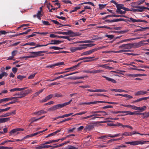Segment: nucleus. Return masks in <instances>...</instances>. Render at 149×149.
<instances>
[{
	"label": "nucleus",
	"instance_id": "1",
	"mask_svg": "<svg viewBox=\"0 0 149 149\" xmlns=\"http://www.w3.org/2000/svg\"><path fill=\"white\" fill-rule=\"evenodd\" d=\"M56 33L63 35H69L70 37H72L79 36L81 35L79 32H74L70 30H68L67 32L58 31L56 32Z\"/></svg>",
	"mask_w": 149,
	"mask_h": 149
},
{
	"label": "nucleus",
	"instance_id": "11",
	"mask_svg": "<svg viewBox=\"0 0 149 149\" xmlns=\"http://www.w3.org/2000/svg\"><path fill=\"white\" fill-rule=\"evenodd\" d=\"M82 62H81L79 63H78L77 65H74L73 66L69 68H66L65 69V70H70V71H73L74 70H75L82 63Z\"/></svg>",
	"mask_w": 149,
	"mask_h": 149
},
{
	"label": "nucleus",
	"instance_id": "60",
	"mask_svg": "<svg viewBox=\"0 0 149 149\" xmlns=\"http://www.w3.org/2000/svg\"><path fill=\"white\" fill-rule=\"evenodd\" d=\"M3 99L4 100V102L8 101L13 100L12 97H9V98H3Z\"/></svg>",
	"mask_w": 149,
	"mask_h": 149
},
{
	"label": "nucleus",
	"instance_id": "4",
	"mask_svg": "<svg viewBox=\"0 0 149 149\" xmlns=\"http://www.w3.org/2000/svg\"><path fill=\"white\" fill-rule=\"evenodd\" d=\"M134 8L139 9H134L133 10L134 12H142L146 9V7H144L142 6H132Z\"/></svg>",
	"mask_w": 149,
	"mask_h": 149
},
{
	"label": "nucleus",
	"instance_id": "17",
	"mask_svg": "<svg viewBox=\"0 0 149 149\" xmlns=\"http://www.w3.org/2000/svg\"><path fill=\"white\" fill-rule=\"evenodd\" d=\"M111 91L112 92H125L127 93L129 92L127 91L122 90L121 89H111Z\"/></svg>",
	"mask_w": 149,
	"mask_h": 149
},
{
	"label": "nucleus",
	"instance_id": "63",
	"mask_svg": "<svg viewBox=\"0 0 149 149\" xmlns=\"http://www.w3.org/2000/svg\"><path fill=\"white\" fill-rule=\"evenodd\" d=\"M8 32L6 31H0V34L2 35H5L6 33H8Z\"/></svg>",
	"mask_w": 149,
	"mask_h": 149
},
{
	"label": "nucleus",
	"instance_id": "27",
	"mask_svg": "<svg viewBox=\"0 0 149 149\" xmlns=\"http://www.w3.org/2000/svg\"><path fill=\"white\" fill-rule=\"evenodd\" d=\"M81 45L82 47L84 48V49H85L86 48V47H92L95 45V44H88Z\"/></svg>",
	"mask_w": 149,
	"mask_h": 149
},
{
	"label": "nucleus",
	"instance_id": "25",
	"mask_svg": "<svg viewBox=\"0 0 149 149\" xmlns=\"http://www.w3.org/2000/svg\"><path fill=\"white\" fill-rule=\"evenodd\" d=\"M130 133L131 134V136H132V135L135 134H139L141 135H149V134H142L138 132H137L136 131H135L132 132H130Z\"/></svg>",
	"mask_w": 149,
	"mask_h": 149
},
{
	"label": "nucleus",
	"instance_id": "47",
	"mask_svg": "<svg viewBox=\"0 0 149 149\" xmlns=\"http://www.w3.org/2000/svg\"><path fill=\"white\" fill-rule=\"evenodd\" d=\"M146 108V107L145 106H144L141 107H138V110H140L141 111H143L145 110Z\"/></svg>",
	"mask_w": 149,
	"mask_h": 149
},
{
	"label": "nucleus",
	"instance_id": "13",
	"mask_svg": "<svg viewBox=\"0 0 149 149\" xmlns=\"http://www.w3.org/2000/svg\"><path fill=\"white\" fill-rule=\"evenodd\" d=\"M120 135V134L119 133L118 134H115L114 135H109V136H102L101 137H99V139H104L105 138H107V137H110L111 138H114L116 137L119 136Z\"/></svg>",
	"mask_w": 149,
	"mask_h": 149
},
{
	"label": "nucleus",
	"instance_id": "49",
	"mask_svg": "<svg viewBox=\"0 0 149 149\" xmlns=\"http://www.w3.org/2000/svg\"><path fill=\"white\" fill-rule=\"evenodd\" d=\"M15 141H11V140H7L5 141H4L2 143H1L0 144L1 145H3L5 143H7V142H15Z\"/></svg>",
	"mask_w": 149,
	"mask_h": 149
},
{
	"label": "nucleus",
	"instance_id": "62",
	"mask_svg": "<svg viewBox=\"0 0 149 149\" xmlns=\"http://www.w3.org/2000/svg\"><path fill=\"white\" fill-rule=\"evenodd\" d=\"M32 92V91L31 89H27L25 91V92L24 93H30Z\"/></svg>",
	"mask_w": 149,
	"mask_h": 149
},
{
	"label": "nucleus",
	"instance_id": "54",
	"mask_svg": "<svg viewBox=\"0 0 149 149\" xmlns=\"http://www.w3.org/2000/svg\"><path fill=\"white\" fill-rule=\"evenodd\" d=\"M145 41H140V44L141 45V46L146 45H147L148 44L147 43H145L144 42Z\"/></svg>",
	"mask_w": 149,
	"mask_h": 149
},
{
	"label": "nucleus",
	"instance_id": "38",
	"mask_svg": "<svg viewBox=\"0 0 149 149\" xmlns=\"http://www.w3.org/2000/svg\"><path fill=\"white\" fill-rule=\"evenodd\" d=\"M57 109L56 105H55L51 108H49L48 109V111H53Z\"/></svg>",
	"mask_w": 149,
	"mask_h": 149
},
{
	"label": "nucleus",
	"instance_id": "59",
	"mask_svg": "<svg viewBox=\"0 0 149 149\" xmlns=\"http://www.w3.org/2000/svg\"><path fill=\"white\" fill-rule=\"evenodd\" d=\"M10 113L9 112L5 114H4V115H2L1 116V117H8V116H10Z\"/></svg>",
	"mask_w": 149,
	"mask_h": 149
},
{
	"label": "nucleus",
	"instance_id": "58",
	"mask_svg": "<svg viewBox=\"0 0 149 149\" xmlns=\"http://www.w3.org/2000/svg\"><path fill=\"white\" fill-rule=\"evenodd\" d=\"M47 45H40L39 44H36V48L38 47H44V46H46Z\"/></svg>",
	"mask_w": 149,
	"mask_h": 149
},
{
	"label": "nucleus",
	"instance_id": "14",
	"mask_svg": "<svg viewBox=\"0 0 149 149\" xmlns=\"http://www.w3.org/2000/svg\"><path fill=\"white\" fill-rule=\"evenodd\" d=\"M95 52V49H93L90 50L86 51L85 52L82 53L81 54V55H89L90 54H91Z\"/></svg>",
	"mask_w": 149,
	"mask_h": 149
},
{
	"label": "nucleus",
	"instance_id": "5",
	"mask_svg": "<svg viewBox=\"0 0 149 149\" xmlns=\"http://www.w3.org/2000/svg\"><path fill=\"white\" fill-rule=\"evenodd\" d=\"M133 47V45L131 44L128 43L125 44H123L119 46L120 49H123L125 50H129Z\"/></svg>",
	"mask_w": 149,
	"mask_h": 149
},
{
	"label": "nucleus",
	"instance_id": "3",
	"mask_svg": "<svg viewBox=\"0 0 149 149\" xmlns=\"http://www.w3.org/2000/svg\"><path fill=\"white\" fill-rule=\"evenodd\" d=\"M107 103L108 104H118V103L117 102H105V101H94V102H84V103H82L81 104L82 105H84V104H96L97 103Z\"/></svg>",
	"mask_w": 149,
	"mask_h": 149
},
{
	"label": "nucleus",
	"instance_id": "32",
	"mask_svg": "<svg viewBox=\"0 0 149 149\" xmlns=\"http://www.w3.org/2000/svg\"><path fill=\"white\" fill-rule=\"evenodd\" d=\"M122 113H126V114H124V115H126L128 114L130 115H133L135 113L129 111H122Z\"/></svg>",
	"mask_w": 149,
	"mask_h": 149
},
{
	"label": "nucleus",
	"instance_id": "37",
	"mask_svg": "<svg viewBox=\"0 0 149 149\" xmlns=\"http://www.w3.org/2000/svg\"><path fill=\"white\" fill-rule=\"evenodd\" d=\"M90 4V5H91L92 6H95V5H94V4L93 3L91 2H90V1L86 2H85L81 3L80 4V5H83V4ZM79 5H80V4Z\"/></svg>",
	"mask_w": 149,
	"mask_h": 149
},
{
	"label": "nucleus",
	"instance_id": "46",
	"mask_svg": "<svg viewBox=\"0 0 149 149\" xmlns=\"http://www.w3.org/2000/svg\"><path fill=\"white\" fill-rule=\"evenodd\" d=\"M41 119V118H38L35 119V118H33L30 119V120L31 121V123L37 121V120Z\"/></svg>",
	"mask_w": 149,
	"mask_h": 149
},
{
	"label": "nucleus",
	"instance_id": "7",
	"mask_svg": "<svg viewBox=\"0 0 149 149\" xmlns=\"http://www.w3.org/2000/svg\"><path fill=\"white\" fill-rule=\"evenodd\" d=\"M79 47H71L70 48V50L72 52H74L75 51L78 50H81L84 49V48L82 47V45H79Z\"/></svg>",
	"mask_w": 149,
	"mask_h": 149
},
{
	"label": "nucleus",
	"instance_id": "15",
	"mask_svg": "<svg viewBox=\"0 0 149 149\" xmlns=\"http://www.w3.org/2000/svg\"><path fill=\"white\" fill-rule=\"evenodd\" d=\"M24 129L23 128H18L15 129L13 130H12L10 132V135H12L14 133H15L16 132H17L20 131H24Z\"/></svg>",
	"mask_w": 149,
	"mask_h": 149
},
{
	"label": "nucleus",
	"instance_id": "36",
	"mask_svg": "<svg viewBox=\"0 0 149 149\" xmlns=\"http://www.w3.org/2000/svg\"><path fill=\"white\" fill-rule=\"evenodd\" d=\"M49 49H53L55 50H59L63 49V48H60L59 47L56 46H52L50 47H49Z\"/></svg>",
	"mask_w": 149,
	"mask_h": 149
},
{
	"label": "nucleus",
	"instance_id": "9",
	"mask_svg": "<svg viewBox=\"0 0 149 149\" xmlns=\"http://www.w3.org/2000/svg\"><path fill=\"white\" fill-rule=\"evenodd\" d=\"M27 94H16L15 96L13 97V99L21 98L27 95Z\"/></svg>",
	"mask_w": 149,
	"mask_h": 149
},
{
	"label": "nucleus",
	"instance_id": "28",
	"mask_svg": "<svg viewBox=\"0 0 149 149\" xmlns=\"http://www.w3.org/2000/svg\"><path fill=\"white\" fill-rule=\"evenodd\" d=\"M116 6L117 8L116 10H121V9H123L124 7V5L122 4L118 3Z\"/></svg>",
	"mask_w": 149,
	"mask_h": 149
},
{
	"label": "nucleus",
	"instance_id": "53",
	"mask_svg": "<svg viewBox=\"0 0 149 149\" xmlns=\"http://www.w3.org/2000/svg\"><path fill=\"white\" fill-rule=\"evenodd\" d=\"M33 33H36L40 35H47L48 33V32H34Z\"/></svg>",
	"mask_w": 149,
	"mask_h": 149
},
{
	"label": "nucleus",
	"instance_id": "45",
	"mask_svg": "<svg viewBox=\"0 0 149 149\" xmlns=\"http://www.w3.org/2000/svg\"><path fill=\"white\" fill-rule=\"evenodd\" d=\"M99 9L100 10L102 9L103 8H104L107 5V4H99Z\"/></svg>",
	"mask_w": 149,
	"mask_h": 149
},
{
	"label": "nucleus",
	"instance_id": "23",
	"mask_svg": "<svg viewBox=\"0 0 149 149\" xmlns=\"http://www.w3.org/2000/svg\"><path fill=\"white\" fill-rule=\"evenodd\" d=\"M51 146L50 145H40L36 148V149H41L44 148H48L50 147Z\"/></svg>",
	"mask_w": 149,
	"mask_h": 149
},
{
	"label": "nucleus",
	"instance_id": "26",
	"mask_svg": "<svg viewBox=\"0 0 149 149\" xmlns=\"http://www.w3.org/2000/svg\"><path fill=\"white\" fill-rule=\"evenodd\" d=\"M94 127V125H87L86 126L85 129L88 131H90L93 130Z\"/></svg>",
	"mask_w": 149,
	"mask_h": 149
},
{
	"label": "nucleus",
	"instance_id": "22",
	"mask_svg": "<svg viewBox=\"0 0 149 149\" xmlns=\"http://www.w3.org/2000/svg\"><path fill=\"white\" fill-rule=\"evenodd\" d=\"M139 27H140V28L136 29L135 30L134 32L143 31H145L146 29H149V27H143L141 26H139Z\"/></svg>",
	"mask_w": 149,
	"mask_h": 149
},
{
	"label": "nucleus",
	"instance_id": "10",
	"mask_svg": "<svg viewBox=\"0 0 149 149\" xmlns=\"http://www.w3.org/2000/svg\"><path fill=\"white\" fill-rule=\"evenodd\" d=\"M130 20H128V21L129 22L131 21L133 22H144L147 23V22L144 20H142V19H134L132 17H131L130 18Z\"/></svg>",
	"mask_w": 149,
	"mask_h": 149
},
{
	"label": "nucleus",
	"instance_id": "29",
	"mask_svg": "<svg viewBox=\"0 0 149 149\" xmlns=\"http://www.w3.org/2000/svg\"><path fill=\"white\" fill-rule=\"evenodd\" d=\"M128 76L130 77H137L142 76L141 74H129L128 75Z\"/></svg>",
	"mask_w": 149,
	"mask_h": 149
},
{
	"label": "nucleus",
	"instance_id": "42",
	"mask_svg": "<svg viewBox=\"0 0 149 149\" xmlns=\"http://www.w3.org/2000/svg\"><path fill=\"white\" fill-rule=\"evenodd\" d=\"M121 135L122 136H131V134L130 132H125L123 133Z\"/></svg>",
	"mask_w": 149,
	"mask_h": 149
},
{
	"label": "nucleus",
	"instance_id": "6",
	"mask_svg": "<svg viewBox=\"0 0 149 149\" xmlns=\"http://www.w3.org/2000/svg\"><path fill=\"white\" fill-rule=\"evenodd\" d=\"M72 101V100L71 99L68 102H65L62 104H59L56 105V108H57V109L62 108L64 107L69 105L70 103Z\"/></svg>",
	"mask_w": 149,
	"mask_h": 149
},
{
	"label": "nucleus",
	"instance_id": "8",
	"mask_svg": "<svg viewBox=\"0 0 149 149\" xmlns=\"http://www.w3.org/2000/svg\"><path fill=\"white\" fill-rule=\"evenodd\" d=\"M63 42V41L58 40H52L51 42H49L47 44V45H57L60 44Z\"/></svg>",
	"mask_w": 149,
	"mask_h": 149
},
{
	"label": "nucleus",
	"instance_id": "20",
	"mask_svg": "<svg viewBox=\"0 0 149 149\" xmlns=\"http://www.w3.org/2000/svg\"><path fill=\"white\" fill-rule=\"evenodd\" d=\"M103 78H105L106 80H107L108 81H111L112 83H116V81L115 79H112L111 78L109 77H107L106 76H102Z\"/></svg>",
	"mask_w": 149,
	"mask_h": 149
},
{
	"label": "nucleus",
	"instance_id": "43",
	"mask_svg": "<svg viewBox=\"0 0 149 149\" xmlns=\"http://www.w3.org/2000/svg\"><path fill=\"white\" fill-rule=\"evenodd\" d=\"M125 19L123 18L118 19H114L112 20V22H117L120 21H124Z\"/></svg>",
	"mask_w": 149,
	"mask_h": 149
},
{
	"label": "nucleus",
	"instance_id": "44",
	"mask_svg": "<svg viewBox=\"0 0 149 149\" xmlns=\"http://www.w3.org/2000/svg\"><path fill=\"white\" fill-rule=\"evenodd\" d=\"M46 112L44 110H42L40 111H39L37 112H36L35 113L36 114H38L39 115L41 114L42 113H45Z\"/></svg>",
	"mask_w": 149,
	"mask_h": 149
},
{
	"label": "nucleus",
	"instance_id": "12",
	"mask_svg": "<svg viewBox=\"0 0 149 149\" xmlns=\"http://www.w3.org/2000/svg\"><path fill=\"white\" fill-rule=\"evenodd\" d=\"M64 64L63 62H61L56 63L54 64L48 65L47 66V67L53 68H54L56 66Z\"/></svg>",
	"mask_w": 149,
	"mask_h": 149
},
{
	"label": "nucleus",
	"instance_id": "18",
	"mask_svg": "<svg viewBox=\"0 0 149 149\" xmlns=\"http://www.w3.org/2000/svg\"><path fill=\"white\" fill-rule=\"evenodd\" d=\"M27 88L24 87L22 88H16L12 89L9 90L10 92H14L16 91H21L26 89Z\"/></svg>",
	"mask_w": 149,
	"mask_h": 149
},
{
	"label": "nucleus",
	"instance_id": "16",
	"mask_svg": "<svg viewBox=\"0 0 149 149\" xmlns=\"http://www.w3.org/2000/svg\"><path fill=\"white\" fill-rule=\"evenodd\" d=\"M89 92H107V91L104 89H96V90H88Z\"/></svg>",
	"mask_w": 149,
	"mask_h": 149
},
{
	"label": "nucleus",
	"instance_id": "64",
	"mask_svg": "<svg viewBox=\"0 0 149 149\" xmlns=\"http://www.w3.org/2000/svg\"><path fill=\"white\" fill-rule=\"evenodd\" d=\"M78 148L72 146H70L67 149H78Z\"/></svg>",
	"mask_w": 149,
	"mask_h": 149
},
{
	"label": "nucleus",
	"instance_id": "35",
	"mask_svg": "<svg viewBox=\"0 0 149 149\" xmlns=\"http://www.w3.org/2000/svg\"><path fill=\"white\" fill-rule=\"evenodd\" d=\"M89 96H104L106 97H107L108 98L109 97L108 96L102 94H97L95 95H89Z\"/></svg>",
	"mask_w": 149,
	"mask_h": 149
},
{
	"label": "nucleus",
	"instance_id": "19",
	"mask_svg": "<svg viewBox=\"0 0 149 149\" xmlns=\"http://www.w3.org/2000/svg\"><path fill=\"white\" fill-rule=\"evenodd\" d=\"M53 96V95L50 94L47 97H46L45 99H43L42 100L41 102H46L47 100L52 98Z\"/></svg>",
	"mask_w": 149,
	"mask_h": 149
},
{
	"label": "nucleus",
	"instance_id": "51",
	"mask_svg": "<svg viewBox=\"0 0 149 149\" xmlns=\"http://www.w3.org/2000/svg\"><path fill=\"white\" fill-rule=\"evenodd\" d=\"M18 51L17 50H14L11 52V55L13 57L15 56L17 54Z\"/></svg>",
	"mask_w": 149,
	"mask_h": 149
},
{
	"label": "nucleus",
	"instance_id": "33",
	"mask_svg": "<svg viewBox=\"0 0 149 149\" xmlns=\"http://www.w3.org/2000/svg\"><path fill=\"white\" fill-rule=\"evenodd\" d=\"M58 141L59 140H50L45 142L43 144V145L49 144L54 142H58Z\"/></svg>",
	"mask_w": 149,
	"mask_h": 149
},
{
	"label": "nucleus",
	"instance_id": "21",
	"mask_svg": "<svg viewBox=\"0 0 149 149\" xmlns=\"http://www.w3.org/2000/svg\"><path fill=\"white\" fill-rule=\"evenodd\" d=\"M85 77H68V79H71L76 80V79H83Z\"/></svg>",
	"mask_w": 149,
	"mask_h": 149
},
{
	"label": "nucleus",
	"instance_id": "48",
	"mask_svg": "<svg viewBox=\"0 0 149 149\" xmlns=\"http://www.w3.org/2000/svg\"><path fill=\"white\" fill-rule=\"evenodd\" d=\"M144 116L143 117V119H144L149 117V112H144Z\"/></svg>",
	"mask_w": 149,
	"mask_h": 149
},
{
	"label": "nucleus",
	"instance_id": "31",
	"mask_svg": "<svg viewBox=\"0 0 149 149\" xmlns=\"http://www.w3.org/2000/svg\"><path fill=\"white\" fill-rule=\"evenodd\" d=\"M149 99V97H142L141 98H140L138 99H137L136 100H135L134 101V102H139L143 100H146L147 99Z\"/></svg>",
	"mask_w": 149,
	"mask_h": 149
},
{
	"label": "nucleus",
	"instance_id": "50",
	"mask_svg": "<svg viewBox=\"0 0 149 149\" xmlns=\"http://www.w3.org/2000/svg\"><path fill=\"white\" fill-rule=\"evenodd\" d=\"M42 24L44 25H50L48 21L42 20Z\"/></svg>",
	"mask_w": 149,
	"mask_h": 149
},
{
	"label": "nucleus",
	"instance_id": "61",
	"mask_svg": "<svg viewBox=\"0 0 149 149\" xmlns=\"http://www.w3.org/2000/svg\"><path fill=\"white\" fill-rule=\"evenodd\" d=\"M36 73H34V74H33L31 75H30L29 77H28V79H33V78L34 77H35V75L36 74Z\"/></svg>",
	"mask_w": 149,
	"mask_h": 149
},
{
	"label": "nucleus",
	"instance_id": "57",
	"mask_svg": "<svg viewBox=\"0 0 149 149\" xmlns=\"http://www.w3.org/2000/svg\"><path fill=\"white\" fill-rule=\"evenodd\" d=\"M69 72V71H65L63 72H56L55 74V75L56 74H60L63 73H65L67 72Z\"/></svg>",
	"mask_w": 149,
	"mask_h": 149
},
{
	"label": "nucleus",
	"instance_id": "30",
	"mask_svg": "<svg viewBox=\"0 0 149 149\" xmlns=\"http://www.w3.org/2000/svg\"><path fill=\"white\" fill-rule=\"evenodd\" d=\"M46 52L47 51H42L36 52L37 57L43 56L44 54H42L46 53Z\"/></svg>",
	"mask_w": 149,
	"mask_h": 149
},
{
	"label": "nucleus",
	"instance_id": "41",
	"mask_svg": "<svg viewBox=\"0 0 149 149\" xmlns=\"http://www.w3.org/2000/svg\"><path fill=\"white\" fill-rule=\"evenodd\" d=\"M92 73L93 74H96L97 73H101L102 72H103V71L102 70H93L92 71Z\"/></svg>",
	"mask_w": 149,
	"mask_h": 149
},
{
	"label": "nucleus",
	"instance_id": "39",
	"mask_svg": "<svg viewBox=\"0 0 149 149\" xmlns=\"http://www.w3.org/2000/svg\"><path fill=\"white\" fill-rule=\"evenodd\" d=\"M116 12L118 14H125L126 13L125 11H122L121 10H116Z\"/></svg>",
	"mask_w": 149,
	"mask_h": 149
},
{
	"label": "nucleus",
	"instance_id": "24",
	"mask_svg": "<svg viewBox=\"0 0 149 149\" xmlns=\"http://www.w3.org/2000/svg\"><path fill=\"white\" fill-rule=\"evenodd\" d=\"M92 42V41L90 40H85L81 41H78L76 42H74L72 44H77V43H91Z\"/></svg>",
	"mask_w": 149,
	"mask_h": 149
},
{
	"label": "nucleus",
	"instance_id": "34",
	"mask_svg": "<svg viewBox=\"0 0 149 149\" xmlns=\"http://www.w3.org/2000/svg\"><path fill=\"white\" fill-rule=\"evenodd\" d=\"M1 123H5L8 121H9L10 120V118H1Z\"/></svg>",
	"mask_w": 149,
	"mask_h": 149
},
{
	"label": "nucleus",
	"instance_id": "2",
	"mask_svg": "<svg viewBox=\"0 0 149 149\" xmlns=\"http://www.w3.org/2000/svg\"><path fill=\"white\" fill-rule=\"evenodd\" d=\"M149 142V141L140 140L135 141H128L125 142V143L127 144H130L132 146H135L139 144H143L145 143Z\"/></svg>",
	"mask_w": 149,
	"mask_h": 149
},
{
	"label": "nucleus",
	"instance_id": "55",
	"mask_svg": "<svg viewBox=\"0 0 149 149\" xmlns=\"http://www.w3.org/2000/svg\"><path fill=\"white\" fill-rule=\"evenodd\" d=\"M116 96H123L124 97H127V96H128V95L127 94H125V95H122L121 94H116L115 95Z\"/></svg>",
	"mask_w": 149,
	"mask_h": 149
},
{
	"label": "nucleus",
	"instance_id": "52",
	"mask_svg": "<svg viewBox=\"0 0 149 149\" xmlns=\"http://www.w3.org/2000/svg\"><path fill=\"white\" fill-rule=\"evenodd\" d=\"M26 77V76H22V75H18L17 76V78L20 80H22L24 78Z\"/></svg>",
	"mask_w": 149,
	"mask_h": 149
},
{
	"label": "nucleus",
	"instance_id": "56",
	"mask_svg": "<svg viewBox=\"0 0 149 149\" xmlns=\"http://www.w3.org/2000/svg\"><path fill=\"white\" fill-rule=\"evenodd\" d=\"M134 9H132V10H130V9H129L127 8H126L124 7L123 10H125L124 11H125V12H126V11H132L133 12H134V10H134Z\"/></svg>",
	"mask_w": 149,
	"mask_h": 149
},
{
	"label": "nucleus",
	"instance_id": "40",
	"mask_svg": "<svg viewBox=\"0 0 149 149\" xmlns=\"http://www.w3.org/2000/svg\"><path fill=\"white\" fill-rule=\"evenodd\" d=\"M81 8L80 7H74V9L71 10L70 12V13H71L73 12H74L76 11L77 10Z\"/></svg>",
	"mask_w": 149,
	"mask_h": 149
}]
</instances>
